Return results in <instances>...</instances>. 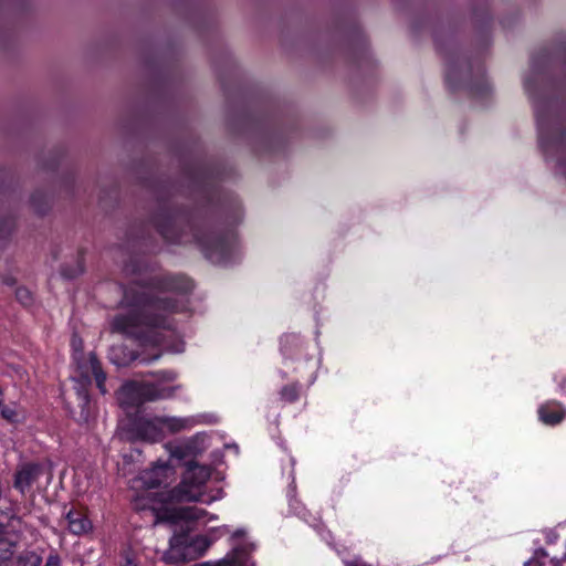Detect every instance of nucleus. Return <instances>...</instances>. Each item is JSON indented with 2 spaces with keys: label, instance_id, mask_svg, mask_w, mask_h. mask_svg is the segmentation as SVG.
<instances>
[{
  "label": "nucleus",
  "instance_id": "f257e3e1",
  "mask_svg": "<svg viewBox=\"0 0 566 566\" xmlns=\"http://www.w3.org/2000/svg\"><path fill=\"white\" fill-rule=\"evenodd\" d=\"M178 308L177 301L169 296L143 292L127 313L114 317L112 332L134 337L143 347L181 352L167 343L174 335L168 317Z\"/></svg>",
  "mask_w": 566,
  "mask_h": 566
},
{
  "label": "nucleus",
  "instance_id": "f03ea898",
  "mask_svg": "<svg viewBox=\"0 0 566 566\" xmlns=\"http://www.w3.org/2000/svg\"><path fill=\"white\" fill-rule=\"evenodd\" d=\"M210 475L211 471L208 467L189 462L185 473L182 474V479L177 486L166 492H149L146 497L142 499L144 502L147 500L149 502L148 504H153V502L156 501L158 506L159 503L169 502L201 501L209 504L222 497L221 491H219L216 496L205 497L203 489L207 481L210 479Z\"/></svg>",
  "mask_w": 566,
  "mask_h": 566
},
{
  "label": "nucleus",
  "instance_id": "7ed1b4c3",
  "mask_svg": "<svg viewBox=\"0 0 566 566\" xmlns=\"http://www.w3.org/2000/svg\"><path fill=\"white\" fill-rule=\"evenodd\" d=\"M74 361L76 364V375L73 376V379L80 384V387L76 389L80 410L74 411V416L77 421L88 423L94 416V411L86 391V385H88L92 378H94L101 392L105 394V375L101 369L98 360L93 354L81 357L75 356Z\"/></svg>",
  "mask_w": 566,
  "mask_h": 566
},
{
  "label": "nucleus",
  "instance_id": "20e7f679",
  "mask_svg": "<svg viewBox=\"0 0 566 566\" xmlns=\"http://www.w3.org/2000/svg\"><path fill=\"white\" fill-rule=\"evenodd\" d=\"M172 373H163L158 381L155 382H127L119 389L117 399L120 406L128 408L135 407L144 401H153L158 399L171 398L175 395L177 387L166 385L174 380Z\"/></svg>",
  "mask_w": 566,
  "mask_h": 566
},
{
  "label": "nucleus",
  "instance_id": "39448f33",
  "mask_svg": "<svg viewBox=\"0 0 566 566\" xmlns=\"http://www.w3.org/2000/svg\"><path fill=\"white\" fill-rule=\"evenodd\" d=\"M135 506L137 510H150L156 516V523L158 521H186V522H208L211 520H217L216 515H209L208 512L203 509L197 506H187L181 507L179 510H175L172 512L160 513L161 507L157 505V502L154 501L153 504L144 503L143 499H137Z\"/></svg>",
  "mask_w": 566,
  "mask_h": 566
},
{
  "label": "nucleus",
  "instance_id": "423d86ee",
  "mask_svg": "<svg viewBox=\"0 0 566 566\" xmlns=\"http://www.w3.org/2000/svg\"><path fill=\"white\" fill-rule=\"evenodd\" d=\"M232 549L220 559L214 566H254L250 554L254 551V544L247 538V532L243 528L235 531L231 536Z\"/></svg>",
  "mask_w": 566,
  "mask_h": 566
},
{
  "label": "nucleus",
  "instance_id": "0eeeda50",
  "mask_svg": "<svg viewBox=\"0 0 566 566\" xmlns=\"http://www.w3.org/2000/svg\"><path fill=\"white\" fill-rule=\"evenodd\" d=\"M176 478V468L170 461H158L142 474V481L148 490L166 486Z\"/></svg>",
  "mask_w": 566,
  "mask_h": 566
},
{
  "label": "nucleus",
  "instance_id": "6e6552de",
  "mask_svg": "<svg viewBox=\"0 0 566 566\" xmlns=\"http://www.w3.org/2000/svg\"><path fill=\"white\" fill-rule=\"evenodd\" d=\"M41 474L42 467L40 464L33 462L23 463L17 469L13 485L20 493L25 494Z\"/></svg>",
  "mask_w": 566,
  "mask_h": 566
},
{
  "label": "nucleus",
  "instance_id": "1a4fd4ad",
  "mask_svg": "<svg viewBox=\"0 0 566 566\" xmlns=\"http://www.w3.org/2000/svg\"><path fill=\"white\" fill-rule=\"evenodd\" d=\"M137 434L140 439L155 442L164 438L160 417L140 419L136 423Z\"/></svg>",
  "mask_w": 566,
  "mask_h": 566
},
{
  "label": "nucleus",
  "instance_id": "9d476101",
  "mask_svg": "<svg viewBox=\"0 0 566 566\" xmlns=\"http://www.w3.org/2000/svg\"><path fill=\"white\" fill-rule=\"evenodd\" d=\"M69 531L74 535H85L92 531L91 521L78 511H69L65 515Z\"/></svg>",
  "mask_w": 566,
  "mask_h": 566
},
{
  "label": "nucleus",
  "instance_id": "9b49d317",
  "mask_svg": "<svg viewBox=\"0 0 566 566\" xmlns=\"http://www.w3.org/2000/svg\"><path fill=\"white\" fill-rule=\"evenodd\" d=\"M537 134L541 142L556 140L558 138H565L566 136L562 132L559 125L548 118L537 119Z\"/></svg>",
  "mask_w": 566,
  "mask_h": 566
},
{
  "label": "nucleus",
  "instance_id": "f8f14e48",
  "mask_svg": "<svg viewBox=\"0 0 566 566\" xmlns=\"http://www.w3.org/2000/svg\"><path fill=\"white\" fill-rule=\"evenodd\" d=\"M164 437L195 426L193 418L160 417Z\"/></svg>",
  "mask_w": 566,
  "mask_h": 566
},
{
  "label": "nucleus",
  "instance_id": "ddd939ff",
  "mask_svg": "<svg viewBox=\"0 0 566 566\" xmlns=\"http://www.w3.org/2000/svg\"><path fill=\"white\" fill-rule=\"evenodd\" d=\"M538 415L544 423L556 424L564 418L565 411L558 403L549 402L539 408Z\"/></svg>",
  "mask_w": 566,
  "mask_h": 566
},
{
  "label": "nucleus",
  "instance_id": "4468645a",
  "mask_svg": "<svg viewBox=\"0 0 566 566\" xmlns=\"http://www.w3.org/2000/svg\"><path fill=\"white\" fill-rule=\"evenodd\" d=\"M167 450L169 452L170 459L168 461H181L185 460L187 457L192 454V449L190 442L185 443H176V444H168Z\"/></svg>",
  "mask_w": 566,
  "mask_h": 566
},
{
  "label": "nucleus",
  "instance_id": "2eb2a0df",
  "mask_svg": "<svg viewBox=\"0 0 566 566\" xmlns=\"http://www.w3.org/2000/svg\"><path fill=\"white\" fill-rule=\"evenodd\" d=\"M15 541L12 535L0 532V563L6 562L13 554Z\"/></svg>",
  "mask_w": 566,
  "mask_h": 566
},
{
  "label": "nucleus",
  "instance_id": "dca6fc26",
  "mask_svg": "<svg viewBox=\"0 0 566 566\" xmlns=\"http://www.w3.org/2000/svg\"><path fill=\"white\" fill-rule=\"evenodd\" d=\"M41 557L34 552H24L14 558L10 566H40Z\"/></svg>",
  "mask_w": 566,
  "mask_h": 566
},
{
  "label": "nucleus",
  "instance_id": "f3484780",
  "mask_svg": "<svg viewBox=\"0 0 566 566\" xmlns=\"http://www.w3.org/2000/svg\"><path fill=\"white\" fill-rule=\"evenodd\" d=\"M181 557H186L185 554L181 553L180 551V538H172L171 542H170V548L169 551L166 553L165 555V559L167 560H177Z\"/></svg>",
  "mask_w": 566,
  "mask_h": 566
},
{
  "label": "nucleus",
  "instance_id": "a211bd4d",
  "mask_svg": "<svg viewBox=\"0 0 566 566\" xmlns=\"http://www.w3.org/2000/svg\"><path fill=\"white\" fill-rule=\"evenodd\" d=\"M1 416L9 422H18L20 420V412L15 407L3 406L1 407Z\"/></svg>",
  "mask_w": 566,
  "mask_h": 566
},
{
  "label": "nucleus",
  "instance_id": "6ab92c4d",
  "mask_svg": "<svg viewBox=\"0 0 566 566\" xmlns=\"http://www.w3.org/2000/svg\"><path fill=\"white\" fill-rule=\"evenodd\" d=\"M18 301L23 305H29L32 302V294L28 289L19 287L15 292Z\"/></svg>",
  "mask_w": 566,
  "mask_h": 566
},
{
  "label": "nucleus",
  "instance_id": "aec40b11",
  "mask_svg": "<svg viewBox=\"0 0 566 566\" xmlns=\"http://www.w3.org/2000/svg\"><path fill=\"white\" fill-rule=\"evenodd\" d=\"M169 290H175L179 292H187L191 289L190 281H182L181 283H177L175 280L168 284Z\"/></svg>",
  "mask_w": 566,
  "mask_h": 566
},
{
  "label": "nucleus",
  "instance_id": "412c9836",
  "mask_svg": "<svg viewBox=\"0 0 566 566\" xmlns=\"http://www.w3.org/2000/svg\"><path fill=\"white\" fill-rule=\"evenodd\" d=\"M71 346H72L73 352H74V357H75V356H78V357H81V356H85V355L82 353L83 342H82V339H81L78 336L74 335V336L72 337Z\"/></svg>",
  "mask_w": 566,
  "mask_h": 566
},
{
  "label": "nucleus",
  "instance_id": "4be33fe9",
  "mask_svg": "<svg viewBox=\"0 0 566 566\" xmlns=\"http://www.w3.org/2000/svg\"><path fill=\"white\" fill-rule=\"evenodd\" d=\"M193 544L198 547L199 551L203 552L210 546L211 541L208 539L207 536H198L193 539Z\"/></svg>",
  "mask_w": 566,
  "mask_h": 566
},
{
  "label": "nucleus",
  "instance_id": "5701e85b",
  "mask_svg": "<svg viewBox=\"0 0 566 566\" xmlns=\"http://www.w3.org/2000/svg\"><path fill=\"white\" fill-rule=\"evenodd\" d=\"M282 396L284 399L293 401L296 398L297 392L294 387H286L282 390Z\"/></svg>",
  "mask_w": 566,
  "mask_h": 566
},
{
  "label": "nucleus",
  "instance_id": "b1692460",
  "mask_svg": "<svg viewBox=\"0 0 566 566\" xmlns=\"http://www.w3.org/2000/svg\"><path fill=\"white\" fill-rule=\"evenodd\" d=\"M60 557L56 556V555H51L48 560H46V564L45 566H60Z\"/></svg>",
  "mask_w": 566,
  "mask_h": 566
},
{
  "label": "nucleus",
  "instance_id": "393cba45",
  "mask_svg": "<svg viewBox=\"0 0 566 566\" xmlns=\"http://www.w3.org/2000/svg\"><path fill=\"white\" fill-rule=\"evenodd\" d=\"M122 566H138L136 559L132 556L125 557V563Z\"/></svg>",
  "mask_w": 566,
  "mask_h": 566
},
{
  "label": "nucleus",
  "instance_id": "a878e982",
  "mask_svg": "<svg viewBox=\"0 0 566 566\" xmlns=\"http://www.w3.org/2000/svg\"><path fill=\"white\" fill-rule=\"evenodd\" d=\"M161 356V350L156 352L150 358H143L144 361L156 360Z\"/></svg>",
  "mask_w": 566,
  "mask_h": 566
},
{
  "label": "nucleus",
  "instance_id": "bb28decb",
  "mask_svg": "<svg viewBox=\"0 0 566 566\" xmlns=\"http://www.w3.org/2000/svg\"><path fill=\"white\" fill-rule=\"evenodd\" d=\"M452 70L450 69L447 73V81L451 84L452 83Z\"/></svg>",
  "mask_w": 566,
  "mask_h": 566
},
{
  "label": "nucleus",
  "instance_id": "cd10ccee",
  "mask_svg": "<svg viewBox=\"0 0 566 566\" xmlns=\"http://www.w3.org/2000/svg\"><path fill=\"white\" fill-rule=\"evenodd\" d=\"M219 532H220L221 534H224V533H228V532H229V530H228V527H227V526H222V527H220V528H219Z\"/></svg>",
  "mask_w": 566,
  "mask_h": 566
},
{
  "label": "nucleus",
  "instance_id": "c85d7f7f",
  "mask_svg": "<svg viewBox=\"0 0 566 566\" xmlns=\"http://www.w3.org/2000/svg\"><path fill=\"white\" fill-rule=\"evenodd\" d=\"M207 255H208L209 258H211V259L213 258L212 253H210V252H207Z\"/></svg>",
  "mask_w": 566,
  "mask_h": 566
},
{
  "label": "nucleus",
  "instance_id": "c756f323",
  "mask_svg": "<svg viewBox=\"0 0 566 566\" xmlns=\"http://www.w3.org/2000/svg\"><path fill=\"white\" fill-rule=\"evenodd\" d=\"M3 395V388L0 386V396Z\"/></svg>",
  "mask_w": 566,
  "mask_h": 566
},
{
  "label": "nucleus",
  "instance_id": "7c9ffc66",
  "mask_svg": "<svg viewBox=\"0 0 566 566\" xmlns=\"http://www.w3.org/2000/svg\"><path fill=\"white\" fill-rule=\"evenodd\" d=\"M562 387H563V389L566 391V384H564Z\"/></svg>",
  "mask_w": 566,
  "mask_h": 566
},
{
  "label": "nucleus",
  "instance_id": "2f4dec72",
  "mask_svg": "<svg viewBox=\"0 0 566 566\" xmlns=\"http://www.w3.org/2000/svg\"><path fill=\"white\" fill-rule=\"evenodd\" d=\"M565 557H566V552H565Z\"/></svg>",
  "mask_w": 566,
  "mask_h": 566
}]
</instances>
